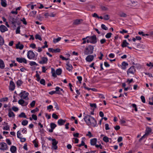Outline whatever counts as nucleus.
<instances>
[{
    "label": "nucleus",
    "mask_w": 153,
    "mask_h": 153,
    "mask_svg": "<svg viewBox=\"0 0 153 153\" xmlns=\"http://www.w3.org/2000/svg\"><path fill=\"white\" fill-rule=\"evenodd\" d=\"M35 103L36 102L35 101H33L30 104L31 107H33L35 106Z\"/></svg>",
    "instance_id": "nucleus-62"
},
{
    "label": "nucleus",
    "mask_w": 153,
    "mask_h": 153,
    "mask_svg": "<svg viewBox=\"0 0 153 153\" xmlns=\"http://www.w3.org/2000/svg\"><path fill=\"white\" fill-rule=\"evenodd\" d=\"M138 33L140 35H142L143 36H148V34H145L143 31H139Z\"/></svg>",
    "instance_id": "nucleus-54"
},
{
    "label": "nucleus",
    "mask_w": 153,
    "mask_h": 153,
    "mask_svg": "<svg viewBox=\"0 0 153 153\" xmlns=\"http://www.w3.org/2000/svg\"><path fill=\"white\" fill-rule=\"evenodd\" d=\"M5 67V65L3 61L1 59H0V68L3 69Z\"/></svg>",
    "instance_id": "nucleus-27"
},
{
    "label": "nucleus",
    "mask_w": 153,
    "mask_h": 153,
    "mask_svg": "<svg viewBox=\"0 0 153 153\" xmlns=\"http://www.w3.org/2000/svg\"><path fill=\"white\" fill-rule=\"evenodd\" d=\"M16 49H19L21 50L23 48L24 46L23 44H21L20 42H19L16 45Z\"/></svg>",
    "instance_id": "nucleus-20"
},
{
    "label": "nucleus",
    "mask_w": 153,
    "mask_h": 153,
    "mask_svg": "<svg viewBox=\"0 0 153 153\" xmlns=\"http://www.w3.org/2000/svg\"><path fill=\"white\" fill-rule=\"evenodd\" d=\"M0 30L1 32L4 33L7 31L8 29L5 25H2L0 26Z\"/></svg>",
    "instance_id": "nucleus-19"
},
{
    "label": "nucleus",
    "mask_w": 153,
    "mask_h": 153,
    "mask_svg": "<svg viewBox=\"0 0 153 153\" xmlns=\"http://www.w3.org/2000/svg\"><path fill=\"white\" fill-rule=\"evenodd\" d=\"M20 21L22 22L23 24L25 25H26L27 24V22L26 21V19L24 17L22 19H21Z\"/></svg>",
    "instance_id": "nucleus-53"
},
{
    "label": "nucleus",
    "mask_w": 153,
    "mask_h": 153,
    "mask_svg": "<svg viewBox=\"0 0 153 153\" xmlns=\"http://www.w3.org/2000/svg\"><path fill=\"white\" fill-rule=\"evenodd\" d=\"M89 37V36H87L86 38H84L82 39V40H83V42L82 44H85L86 43V39Z\"/></svg>",
    "instance_id": "nucleus-59"
},
{
    "label": "nucleus",
    "mask_w": 153,
    "mask_h": 153,
    "mask_svg": "<svg viewBox=\"0 0 153 153\" xmlns=\"http://www.w3.org/2000/svg\"><path fill=\"white\" fill-rule=\"evenodd\" d=\"M2 128L4 130L8 131L10 130V126L8 125H7L3 127Z\"/></svg>",
    "instance_id": "nucleus-39"
},
{
    "label": "nucleus",
    "mask_w": 153,
    "mask_h": 153,
    "mask_svg": "<svg viewBox=\"0 0 153 153\" xmlns=\"http://www.w3.org/2000/svg\"><path fill=\"white\" fill-rule=\"evenodd\" d=\"M83 20L81 19H76L74 20L73 25H77L81 24Z\"/></svg>",
    "instance_id": "nucleus-13"
},
{
    "label": "nucleus",
    "mask_w": 153,
    "mask_h": 153,
    "mask_svg": "<svg viewBox=\"0 0 153 153\" xmlns=\"http://www.w3.org/2000/svg\"><path fill=\"white\" fill-rule=\"evenodd\" d=\"M119 16L120 17H126L127 16L126 14L123 12L120 13Z\"/></svg>",
    "instance_id": "nucleus-42"
},
{
    "label": "nucleus",
    "mask_w": 153,
    "mask_h": 153,
    "mask_svg": "<svg viewBox=\"0 0 153 153\" xmlns=\"http://www.w3.org/2000/svg\"><path fill=\"white\" fill-rule=\"evenodd\" d=\"M30 65L31 66L34 65L36 66H38V65L37 63L34 61H30Z\"/></svg>",
    "instance_id": "nucleus-44"
},
{
    "label": "nucleus",
    "mask_w": 153,
    "mask_h": 153,
    "mask_svg": "<svg viewBox=\"0 0 153 153\" xmlns=\"http://www.w3.org/2000/svg\"><path fill=\"white\" fill-rule=\"evenodd\" d=\"M15 88V84L12 81H10V82L9 89L11 91L14 90Z\"/></svg>",
    "instance_id": "nucleus-15"
},
{
    "label": "nucleus",
    "mask_w": 153,
    "mask_h": 153,
    "mask_svg": "<svg viewBox=\"0 0 153 153\" xmlns=\"http://www.w3.org/2000/svg\"><path fill=\"white\" fill-rule=\"evenodd\" d=\"M103 140L106 143L109 142V138L107 136H104L103 138Z\"/></svg>",
    "instance_id": "nucleus-43"
},
{
    "label": "nucleus",
    "mask_w": 153,
    "mask_h": 153,
    "mask_svg": "<svg viewBox=\"0 0 153 153\" xmlns=\"http://www.w3.org/2000/svg\"><path fill=\"white\" fill-rule=\"evenodd\" d=\"M59 89V87H58V86L56 87L55 88L56 91H51L49 92V94H50L51 95H52L54 94H60L59 93V92L58 93V92H57V91H58Z\"/></svg>",
    "instance_id": "nucleus-22"
},
{
    "label": "nucleus",
    "mask_w": 153,
    "mask_h": 153,
    "mask_svg": "<svg viewBox=\"0 0 153 153\" xmlns=\"http://www.w3.org/2000/svg\"><path fill=\"white\" fill-rule=\"evenodd\" d=\"M54 105L55 106V108L56 110H58L59 109V107L56 102H55L54 103Z\"/></svg>",
    "instance_id": "nucleus-55"
},
{
    "label": "nucleus",
    "mask_w": 153,
    "mask_h": 153,
    "mask_svg": "<svg viewBox=\"0 0 153 153\" xmlns=\"http://www.w3.org/2000/svg\"><path fill=\"white\" fill-rule=\"evenodd\" d=\"M8 146L5 143H2L0 144V149L1 150H7L8 149Z\"/></svg>",
    "instance_id": "nucleus-12"
},
{
    "label": "nucleus",
    "mask_w": 153,
    "mask_h": 153,
    "mask_svg": "<svg viewBox=\"0 0 153 153\" xmlns=\"http://www.w3.org/2000/svg\"><path fill=\"white\" fill-rule=\"evenodd\" d=\"M18 103L22 106H26L28 104V103L27 102H25L22 99L19 100L18 101Z\"/></svg>",
    "instance_id": "nucleus-14"
},
{
    "label": "nucleus",
    "mask_w": 153,
    "mask_h": 153,
    "mask_svg": "<svg viewBox=\"0 0 153 153\" xmlns=\"http://www.w3.org/2000/svg\"><path fill=\"white\" fill-rule=\"evenodd\" d=\"M35 38L36 39H38L40 41H42V39L41 36L38 34L35 35Z\"/></svg>",
    "instance_id": "nucleus-38"
},
{
    "label": "nucleus",
    "mask_w": 153,
    "mask_h": 153,
    "mask_svg": "<svg viewBox=\"0 0 153 153\" xmlns=\"http://www.w3.org/2000/svg\"><path fill=\"white\" fill-rule=\"evenodd\" d=\"M29 94L28 92H26L25 91H22L19 94V95L21 99H25ZM28 99V98H27Z\"/></svg>",
    "instance_id": "nucleus-5"
},
{
    "label": "nucleus",
    "mask_w": 153,
    "mask_h": 153,
    "mask_svg": "<svg viewBox=\"0 0 153 153\" xmlns=\"http://www.w3.org/2000/svg\"><path fill=\"white\" fill-rule=\"evenodd\" d=\"M20 27L19 26L18 27L16 31V34H19L20 33Z\"/></svg>",
    "instance_id": "nucleus-57"
},
{
    "label": "nucleus",
    "mask_w": 153,
    "mask_h": 153,
    "mask_svg": "<svg viewBox=\"0 0 153 153\" xmlns=\"http://www.w3.org/2000/svg\"><path fill=\"white\" fill-rule=\"evenodd\" d=\"M131 106L134 108V110L135 111H137V108L136 104H132L131 105Z\"/></svg>",
    "instance_id": "nucleus-49"
},
{
    "label": "nucleus",
    "mask_w": 153,
    "mask_h": 153,
    "mask_svg": "<svg viewBox=\"0 0 153 153\" xmlns=\"http://www.w3.org/2000/svg\"><path fill=\"white\" fill-rule=\"evenodd\" d=\"M84 120L87 125L93 127L97 126V121L95 119L90 115H86L84 116Z\"/></svg>",
    "instance_id": "nucleus-1"
},
{
    "label": "nucleus",
    "mask_w": 153,
    "mask_h": 153,
    "mask_svg": "<svg viewBox=\"0 0 153 153\" xmlns=\"http://www.w3.org/2000/svg\"><path fill=\"white\" fill-rule=\"evenodd\" d=\"M11 21L12 25H14L17 22V20L14 18L12 17L11 18Z\"/></svg>",
    "instance_id": "nucleus-34"
},
{
    "label": "nucleus",
    "mask_w": 153,
    "mask_h": 153,
    "mask_svg": "<svg viewBox=\"0 0 153 153\" xmlns=\"http://www.w3.org/2000/svg\"><path fill=\"white\" fill-rule=\"evenodd\" d=\"M94 59V56L89 54L85 58L86 60L88 62H91Z\"/></svg>",
    "instance_id": "nucleus-17"
},
{
    "label": "nucleus",
    "mask_w": 153,
    "mask_h": 153,
    "mask_svg": "<svg viewBox=\"0 0 153 153\" xmlns=\"http://www.w3.org/2000/svg\"><path fill=\"white\" fill-rule=\"evenodd\" d=\"M97 141V139L96 138H94L90 140V143L91 145L94 146L96 145Z\"/></svg>",
    "instance_id": "nucleus-21"
},
{
    "label": "nucleus",
    "mask_w": 153,
    "mask_h": 153,
    "mask_svg": "<svg viewBox=\"0 0 153 153\" xmlns=\"http://www.w3.org/2000/svg\"><path fill=\"white\" fill-rule=\"evenodd\" d=\"M112 34L110 32H109L106 34L105 36V37L107 39H109L111 37Z\"/></svg>",
    "instance_id": "nucleus-41"
},
{
    "label": "nucleus",
    "mask_w": 153,
    "mask_h": 153,
    "mask_svg": "<svg viewBox=\"0 0 153 153\" xmlns=\"http://www.w3.org/2000/svg\"><path fill=\"white\" fill-rule=\"evenodd\" d=\"M109 16L108 14H106L104 15L103 16V19L104 20H108L109 19Z\"/></svg>",
    "instance_id": "nucleus-47"
},
{
    "label": "nucleus",
    "mask_w": 153,
    "mask_h": 153,
    "mask_svg": "<svg viewBox=\"0 0 153 153\" xmlns=\"http://www.w3.org/2000/svg\"><path fill=\"white\" fill-rule=\"evenodd\" d=\"M128 33V31L125 30L124 29H123L122 31H120V33L121 34H124V33Z\"/></svg>",
    "instance_id": "nucleus-61"
},
{
    "label": "nucleus",
    "mask_w": 153,
    "mask_h": 153,
    "mask_svg": "<svg viewBox=\"0 0 153 153\" xmlns=\"http://www.w3.org/2000/svg\"><path fill=\"white\" fill-rule=\"evenodd\" d=\"M101 27L102 29L104 30H107L108 29V27H106V26L103 24H102L101 25Z\"/></svg>",
    "instance_id": "nucleus-50"
},
{
    "label": "nucleus",
    "mask_w": 153,
    "mask_h": 153,
    "mask_svg": "<svg viewBox=\"0 0 153 153\" xmlns=\"http://www.w3.org/2000/svg\"><path fill=\"white\" fill-rule=\"evenodd\" d=\"M128 64L125 61L123 62L121 65V68L123 70H125L127 68V67L128 66Z\"/></svg>",
    "instance_id": "nucleus-18"
},
{
    "label": "nucleus",
    "mask_w": 153,
    "mask_h": 153,
    "mask_svg": "<svg viewBox=\"0 0 153 153\" xmlns=\"http://www.w3.org/2000/svg\"><path fill=\"white\" fill-rule=\"evenodd\" d=\"M16 60L20 63H24L25 64L27 63V60L24 58L17 57L16 58Z\"/></svg>",
    "instance_id": "nucleus-9"
},
{
    "label": "nucleus",
    "mask_w": 153,
    "mask_h": 153,
    "mask_svg": "<svg viewBox=\"0 0 153 153\" xmlns=\"http://www.w3.org/2000/svg\"><path fill=\"white\" fill-rule=\"evenodd\" d=\"M48 59L47 57H43L41 58V60L39 61V63L41 64H45L48 63Z\"/></svg>",
    "instance_id": "nucleus-11"
},
{
    "label": "nucleus",
    "mask_w": 153,
    "mask_h": 153,
    "mask_svg": "<svg viewBox=\"0 0 153 153\" xmlns=\"http://www.w3.org/2000/svg\"><path fill=\"white\" fill-rule=\"evenodd\" d=\"M22 135L21 134V131H18L17 132V137L18 138H21L22 137Z\"/></svg>",
    "instance_id": "nucleus-32"
},
{
    "label": "nucleus",
    "mask_w": 153,
    "mask_h": 153,
    "mask_svg": "<svg viewBox=\"0 0 153 153\" xmlns=\"http://www.w3.org/2000/svg\"><path fill=\"white\" fill-rule=\"evenodd\" d=\"M40 83L43 85H45V81L44 79H41L40 81Z\"/></svg>",
    "instance_id": "nucleus-46"
},
{
    "label": "nucleus",
    "mask_w": 153,
    "mask_h": 153,
    "mask_svg": "<svg viewBox=\"0 0 153 153\" xmlns=\"http://www.w3.org/2000/svg\"><path fill=\"white\" fill-rule=\"evenodd\" d=\"M1 1V6L4 7H5L7 6L6 1V0H0Z\"/></svg>",
    "instance_id": "nucleus-28"
},
{
    "label": "nucleus",
    "mask_w": 153,
    "mask_h": 153,
    "mask_svg": "<svg viewBox=\"0 0 153 153\" xmlns=\"http://www.w3.org/2000/svg\"><path fill=\"white\" fill-rule=\"evenodd\" d=\"M4 43V39L0 35V46L3 45Z\"/></svg>",
    "instance_id": "nucleus-31"
},
{
    "label": "nucleus",
    "mask_w": 153,
    "mask_h": 153,
    "mask_svg": "<svg viewBox=\"0 0 153 153\" xmlns=\"http://www.w3.org/2000/svg\"><path fill=\"white\" fill-rule=\"evenodd\" d=\"M90 40V43L95 44L97 42V38L96 35H94L91 36H89L88 38Z\"/></svg>",
    "instance_id": "nucleus-8"
},
{
    "label": "nucleus",
    "mask_w": 153,
    "mask_h": 153,
    "mask_svg": "<svg viewBox=\"0 0 153 153\" xmlns=\"http://www.w3.org/2000/svg\"><path fill=\"white\" fill-rule=\"evenodd\" d=\"M67 67L66 68V69L69 71H72V70L73 69V67L72 65L68 63L66 64Z\"/></svg>",
    "instance_id": "nucleus-26"
},
{
    "label": "nucleus",
    "mask_w": 153,
    "mask_h": 153,
    "mask_svg": "<svg viewBox=\"0 0 153 153\" xmlns=\"http://www.w3.org/2000/svg\"><path fill=\"white\" fill-rule=\"evenodd\" d=\"M12 109L13 111L15 112H16L19 110L18 108L14 106L12 107Z\"/></svg>",
    "instance_id": "nucleus-51"
},
{
    "label": "nucleus",
    "mask_w": 153,
    "mask_h": 153,
    "mask_svg": "<svg viewBox=\"0 0 153 153\" xmlns=\"http://www.w3.org/2000/svg\"><path fill=\"white\" fill-rule=\"evenodd\" d=\"M129 44L128 43L126 40H124L121 46L123 48L126 47H127V45H129Z\"/></svg>",
    "instance_id": "nucleus-29"
},
{
    "label": "nucleus",
    "mask_w": 153,
    "mask_h": 153,
    "mask_svg": "<svg viewBox=\"0 0 153 153\" xmlns=\"http://www.w3.org/2000/svg\"><path fill=\"white\" fill-rule=\"evenodd\" d=\"M140 98L142 102L144 103L145 102V99L144 97L143 96H141Z\"/></svg>",
    "instance_id": "nucleus-60"
},
{
    "label": "nucleus",
    "mask_w": 153,
    "mask_h": 153,
    "mask_svg": "<svg viewBox=\"0 0 153 153\" xmlns=\"http://www.w3.org/2000/svg\"><path fill=\"white\" fill-rule=\"evenodd\" d=\"M10 150L12 153H15L17 151V148L16 146H11Z\"/></svg>",
    "instance_id": "nucleus-25"
},
{
    "label": "nucleus",
    "mask_w": 153,
    "mask_h": 153,
    "mask_svg": "<svg viewBox=\"0 0 153 153\" xmlns=\"http://www.w3.org/2000/svg\"><path fill=\"white\" fill-rule=\"evenodd\" d=\"M62 72V70L60 68L57 69L56 71V73H55V71L53 68H51V73L52 74V76L55 78L57 76L56 74L58 75H60L61 74Z\"/></svg>",
    "instance_id": "nucleus-3"
},
{
    "label": "nucleus",
    "mask_w": 153,
    "mask_h": 153,
    "mask_svg": "<svg viewBox=\"0 0 153 153\" xmlns=\"http://www.w3.org/2000/svg\"><path fill=\"white\" fill-rule=\"evenodd\" d=\"M90 105L91 107L94 108V109L96 108L97 107L96 103H90Z\"/></svg>",
    "instance_id": "nucleus-48"
},
{
    "label": "nucleus",
    "mask_w": 153,
    "mask_h": 153,
    "mask_svg": "<svg viewBox=\"0 0 153 153\" xmlns=\"http://www.w3.org/2000/svg\"><path fill=\"white\" fill-rule=\"evenodd\" d=\"M33 143L34 145V146L35 147L37 148L38 147V142L36 141V139H35L33 141Z\"/></svg>",
    "instance_id": "nucleus-36"
},
{
    "label": "nucleus",
    "mask_w": 153,
    "mask_h": 153,
    "mask_svg": "<svg viewBox=\"0 0 153 153\" xmlns=\"http://www.w3.org/2000/svg\"><path fill=\"white\" fill-rule=\"evenodd\" d=\"M23 81L21 79H19L17 81L16 84L18 87L20 86L22 84Z\"/></svg>",
    "instance_id": "nucleus-30"
},
{
    "label": "nucleus",
    "mask_w": 153,
    "mask_h": 153,
    "mask_svg": "<svg viewBox=\"0 0 153 153\" xmlns=\"http://www.w3.org/2000/svg\"><path fill=\"white\" fill-rule=\"evenodd\" d=\"M8 98L7 97L2 98L0 99V102H6V101H8Z\"/></svg>",
    "instance_id": "nucleus-40"
},
{
    "label": "nucleus",
    "mask_w": 153,
    "mask_h": 153,
    "mask_svg": "<svg viewBox=\"0 0 153 153\" xmlns=\"http://www.w3.org/2000/svg\"><path fill=\"white\" fill-rule=\"evenodd\" d=\"M152 129L149 127H147L145 130V134L139 140V141L140 142L143 139L145 138L151 132Z\"/></svg>",
    "instance_id": "nucleus-4"
},
{
    "label": "nucleus",
    "mask_w": 153,
    "mask_h": 153,
    "mask_svg": "<svg viewBox=\"0 0 153 153\" xmlns=\"http://www.w3.org/2000/svg\"><path fill=\"white\" fill-rule=\"evenodd\" d=\"M86 136L89 137H93V136L91 132L90 131H88V134H87Z\"/></svg>",
    "instance_id": "nucleus-63"
},
{
    "label": "nucleus",
    "mask_w": 153,
    "mask_h": 153,
    "mask_svg": "<svg viewBox=\"0 0 153 153\" xmlns=\"http://www.w3.org/2000/svg\"><path fill=\"white\" fill-rule=\"evenodd\" d=\"M94 49V46L92 45H89L86 47L84 50V54L85 55H88L91 54L93 53Z\"/></svg>",
    "instance_id": "nucleus-2"
},
{
    "label": "nucleus",
    "mask_w": 153,
    "mask_h": 153,
    "mask_svg": "<svg viewBox=\"0 0 153 153\" xmlns=\"http://www.w3.org/2000/svg\"><path fill=\"white\" fill-rule=\"evenodd\" d=\"M135 71V69L134 66L131 67L127 71V74L128 76L130 74H134Z\"/></svg>",
    "instance_id": "nucleus-7"
},
{
    "label": "nucleus",
    "mask_w": 153,
    "mask_h": 153,
    "mask_svg": "<svg viewBox=\"0 0 153 153\" xmlns=\"http://www.w3.org/2000/svg\"><path fill=\"white\" fill-rule=\"evenodd\" d=\"M59 57L62 60H68L69 59V58H66L62 55L60 56Z\"/></svg>",
    "instance_id": "nucleus-52"
},
{
    "label": "nucleus",
    "mask_w": 153,
    "mask_h": 153,
    "mask_svg": "<svg viewBox=\"0 0 153 153\" xmlns=\"http://www.w3.org/2000/svg\"><path fill=\"white\" fill-rule=\"evenodd\" d=\"M8 116L9 117H15V114L14 113L11 111L10 108H9L8 110Z\"/></svg>",
    "instance_id": "nucleus-24"
},
{
    "label": "nucleus",
    "mask_w": 153,
    "mask_h": 153,
    "mask_svg": "<svg viewBox=\"0 0 153 153\" xmlns=\"http://www.w3.org/2000/svg\"><path fill=\"white\" fill-rule=\"evenodd\" d=\"M48 50L49 52L54 53H59L61 51L60 49L59 48L53 49L51 48H49L48 49Z\"/></svg>",
    "instance_id": "nucleus-16"
},
{
    "label": "nucleus",
    "mask_w": 153,
    "mask_h": 153,
    "mask_svg": "<svg viewBox=\"0 0 153 153\" xmlns=\"http://www.w3.org/2000/svg\"><path fill=\"white\" fill-rule=\"evenodd\" d=\"M52 117L53 118L55 119H57L58 118V116L55 113L53 114L52 115Z\"/></svg>",
    "instance_id": "nucleus-58"
},
{
    "label": "nucleus",
    "mask_w": 153,
    "mask_h": 153,
    "mask_svg": "<svg viewBox=\"0 0 153 153\" xmlns=\"http://www.w3.org/2000/svg\"><path fill=\"white\" fill-rule=\"evenodd\" d=\"M28 123V121L26 120H23L22 122V124L24 126H25L27 125Z\"/></svg>",
    "instance_id": "nucleus-35"
},
{
    "label": "nucleus",
    "mask_w": 153,
    "mask_h": 153,
    "mask_svg": "<svg viewBox=\"0 0 153 153\" xmlns=\"http://www.w3.org/2000/svg\"><path fill=\"white\" fill-rule=\"evenodd\" d=\"M6 141L8 145H11L12 143L9 139L7 138L6 140Z\"/></svg>",
    "instance_id": "nucleus-56"
},
{
    "label": "nucleus",
    "mask_w": 153,
    "mask_h": 153,
    "mask_svg": "<svg viewBox=\"0 0 153 153\" xmlns=\"http://www.w3.org/2000/svg\"><path fill=\"white\" fill-rule=\"evenodd\" d=\"M65 120H63L62 119H59L57 121V123L59 126H62L66 122Z\"/></svg>",
    "instance_id": "nucleus-23"
},
{
    "label": "nucleus",
    "mask_w": 153,
    "mask_h": 153,
    "mask_svg": "<svg viewBox=\"0 0 153 153\" xmlns=\"http://www.w3.org/2000/svg\"><path fill=\"white\" fill-rule=\"evenodd\" d=\"M57 126L56 124L54 123H51L50 124V127L51 128L54 129Z\"/></svg>",
    "instance_id": "nucleus-37"
},
{
    "label": "nucleus",
    "mask_w": 153,
    "mask_h": 153,
    "mask_svg": "<svg viewBox=\"0 0 153 153\" xmlns=\"http://www.w3.org/2000/svg\"><path fill=\"white\" fill-rule=\"evenodd\" d=\"M61 39L60 37H59L56 39H54L53 40V42L55 43H57L60 41Z\"/></svg>",
    "instance_id": "nucleus-45"
},
{
    "label": "nucleus",
    "mask_w": 153,
    "mask_h": 153,
    "mask_svg": "<svg viewBox=\"0 0 153 153\" xmlns=\"http://www.w3.org/2000/svg\"><path fill=\"white\" fill-rule=\"evenodd\" d=\"M21 131L22 132L23 134H26L27 132V129L25 128H24Z\"/></svg>",
    "instance_id": "nucleus-64"
},
{
    "label": "nucleus",
    "mask_w": 153,
    "mask_h": 153,
    "mask_svg": "<svg viewBox=\"0 0 153 153\" xmlns=\"http://www.w3.org/2000/svg\"><path fill=\"white\" fill-rule=\"evenodd\" d=\"M58 144V141L55 139H53L52 140V148L54 150L57 149L58 146L57 145Z\"/></svg>",
    "instance_id": "nucleus-10"
},
{
    "label": "nucleus",
    "mask_w": 153,
    "mask_h": 153,
    "mask_svg": "<svg viewBox=\"0 0 153 153\" xmlns=\"http://www.w3.org/2000/svg\"><path fill=\"white\" fill-rule=\"evenodd\" d=\"M19 117H23L24 118H27V116L24 112H22L20 114H19Z\"/></svg>",
    "instance_id": "nucleus-33"
},
{
    "label": "nucleus",
    "mask_w": 153,
    "mask_h": 153,
    "mask_svg": "<svg viewBox=\"0 0 153 153\" xmlns=\"http://www.w3.org/2000/svg\"><path fill=\"white\" fill-rule=\"evenodd\" d=\"M27 57L29 59H33L35 57V53L32 51H29L27 53Z\"/></svg>",
    "instance_id": "nucleus-6"
}]
</instances>
